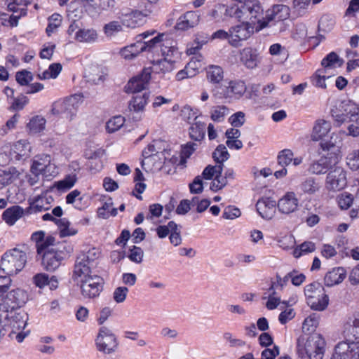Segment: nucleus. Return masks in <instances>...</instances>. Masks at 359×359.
<instances>
[{"mask_svg": "<svg viewBox=\"0 0 359 359\" xmlns=\"http://www.w3.org/2000/svg\"><path fill=\"white\" fill-rule=\"evenodd\" d=\"M27 299V292L17 288L11 290L0 303V327L11 328L8 337L19 343L29 334V332L24 331L28 320L27 314L20 310Z\"/></svg>", "mask_w": 359, "mask_h": 359, "instance_id": "f257e3e1", "label": "nucleus"}, {"mask_svg": "<svg viewBox=\"0 0 359 359\" xmlns=\"http://www.w3.org/2000/svg\"><path fill=\"white\" fill-rule=\"evenodd\" d=\"M264 10L259 0H252L245 4L233 5L226 8L225 15L234 18L238 21H245L255 26L257 24V30L267 27V22L264 21Z\"/></svg>", "mask_w": 359, "mask_h": 359, "instance_id": "f03ea898", "label": "nucleus"}, {"mask_svg": "<svg viewBox=\"0 0 359 359\" xmlns=\"http://www.w3.org/2000/svg\"><path fill=\"white\" fill-rule=\"evenodd\" d=\"M326 341L318 333L309 337L300 336L297 340V351L299 356L309 359H323L325 352Z\"/></svg>", "mask_w": 359, "mask_h": 359, "instance_id": "7ed1b4c3", "label": "nucleus"}, {"mask_svg": "<svg viewBox=\"0 0 359 359\" xmlns=\"http://www.w3.org/2000/svg\"><path fill=\"white\" fill-rule=\"evenodd\" d=\"M141 53L154 52L160 48L162 55H177V48L176 42L166 34H159L157 36L151 38L150 40L137 42Z\"/></svg>", "mask_w": 359, "mask_h": 359, "instance_id": "20e7f679", "label": "nucleus"}, {"mask_svg": "<svg viewBox=\"0 0 359 359\" xmlns=\"http://www.w3.org/2000/svg\"><path fill=\"white\" fill-rule=\"evenodd\" d=\"M27 258L26 248L11 249L1 257V269L8 276L15 275L25 267Z\"/></svg>", "mask_w": 359, "mask_h": 359, "instance_id": "39448f33", "label": "nucleus"}, {"mask_svg": "<svg viewBox=\"0 0 359 359\" xmlns=\"http://www.w3.org/2000/svg\"><path fill=\"white\" fill-rule=\"evenodd\" d=\"M304 294L307 304L314 311H324L329 304V297L319 283L315 282L306 285Z\"/></svg>", "mask_w": 359, "mask_h": 359, "instance_id": "423d86ee", "label": "nucleus"}, {"mask_svg": "<svg viewBox=\"0 0 359 359\" xmlns=\"http://www.w3.org/2000/svg\"><path fill=\"white\" fill-rule=\"evenodd\" d=\"M331 114L337 126H339L348 119L354 121L359 114V108L350 100H337L331 109Z\"/></svg>", "mask_w": 359, "mask_h": 359, "instance_id": "0eeeda50", "label": "nucleus"}, {"mask_svg": "<svg viewBox=\"0 0 359 359\" xmlns=\"http://www.w3.org/2000/svg\"><path fill=\"white\" fill-rule=\"evenodd\" d=\"M98 256V250L93 248L86 252H81L77 257L73 275L75 280L79 283L93 276L91 274L90 262L96 259Z\"/></svg>", "mask_w": 359, "mask_h": 359, "instance_id": "6e6552de", "label": "nucleus"}, {"mask_svg": "<svg viewBox=\"0 0 359 359\" xmlns=\"http://www.w3.org/2000/svg\"><path fill=\"white\" fill-rule=\"evenodd\" d=\"M96 348L100 352L105 354L114 353L118 346L115 334L107 327L100 328L95 339Z\"/></svg>", "mask_w": 359, "mask_h": 359, "instance_id": "1a4fd4ad", "label": "nucleus"}, {"mask_svg": "<svg viewBox=\"0 0 359 359\" xmlns=\"http://www.w3.org/2000/svg\"><path fill=\"white\" fill-rule=\"evenodd\" d=\"M346 184V171L342 167L336 165L327 175L325 188L330 191L335 192L344 189Z\"/></svg>", "mask_w": 359, "mask_h": 359, "instance_id": "9d476101", "label": "nucleus"}, {"mask_svg": "<svg viewBox=\"0 0 359 359\" xmlns=\"http://www.w3.org/2000/svg\"><path fill=\"white\" fill-rule=\"evenodd\" d=\"M330 359H359V341L338 343Z\"/></svg>", "mask_w": 359, "mask_h": 359, "instance_id": "9b49d317", "label": "nucleus"}, {"mask_svg": "<svg viewBox=\"0 0 359 359\" xmlns=\"http://www.w3.org/2000/svg\"><path fill=\"white\" fill-rule=\"evenodd\" d=\"M79 283L81 293L84 298H95L99 296L103 289L104 280L97 275L86 278Z\"/></svg>", "mask_w": 359, "mask_h": 359, "instance_id": "f8f14e48", "label": "nucleus"}, {"mask_svg": "<svg viewBox=\"0 0 359 359\" xmlns=\"http://www.w3.org/2000/svg\"><path fill=\"white\" fill-rule=\"evenodd\" d=\"M76 98L70 97L63 100L55 102L52 106L51 111L55 115H60L72 121L76 116Z\"/></svg>", "mask_w": 359, "mask_h": 359, "instance_id": "ddd939ff", "label": "nucleus"}, {"mask_svg": "<svg viewBox=\"0 0 359 359\" xmlns=\"http://www.w3.org/2000/svg\"><path fill=\"white\" fill-rule=\"evenodd\" d=\"M241 23L230 28V44L237 47L240 42L247 40L254 33L255 26L252 23L241 21Z\"/></svg>", "mask_w": 359, "mask_h": 359, "instance_id": "4468645a", "label": "nucleus"}, {"mask_svg": "<svg viewBox=\"0 0 359 359\" xmlns=\"http://www.w3.org/2000/svg\"><path fill=\"white\" fill-rule=\"evenodd\" d=\"M149 100V93L145 92L141 95H134L130 100L128 109L133 121H139L142 118Z\"/></svg>", "mask_w": 359, "mask_h": 359, "instance_id": "2eb2a0df", "label": "nucleus"}, {"mask_svg": "<svg viewBox=\"0 0 359 359\" xmlns=\"http://www.w3.org/2000/svg\"><path fill=\"white\" fill-rule=\"evenodd\" d=\"M151 79V69L145 68L142 73L133 77L126 85L125 91L127 93H137L146 89Z\"/></svg>", "mask_w": 359, "mask_h": 359, "instance_id": "dca6fc26", "label": "nucleus"}, {"mask_svg": "<svg viewBox=\"0 0 359 359\" xmlns=\"http://www.w3.org/2000/svg\"><path fill=\"white\" fill-rule=\"evenodd\" d=\"M278 211L284 215L295 212L299 208V200L293 191L286 192L278 201Z\"/></svg>", "mask_w": 359, "mask_h": 359, "instance_id": "f3484780", "label": "nucleus"}, {"mask_svg": "<svg viewBox=\"0 0 359 359\" xmlns=\"http://www.w3.org/2000/svg\"><path fill=\"white\" fill-rule=\"evenodd\" d=\"M245 83L242 81H231L229 85L222 89L220 95L215 93L214 95L219 98H224L229 101L238 100L241 97L246 91Z\"/></svg>", "mask_w": 359, "mask_h": 359, "instance_id": "a211bd4d", "label": "nucleus"}, {"mask_svg": "<svg viewBox=\"0 0 359 359\" xmlns=\"http://www.w3.org/2000/svg\"><path fill=\"white\" fill-rule=\"evenodd\" d=\"M55 168V165L50 163V156L43 154L36 156L31 167V172L36 176L39 175L48 176L50 170Z\"/></svg>", "mask_w": 359, "mask_h": 359, "instance_id": "6ab92c4d", "label": "nucleus"}, {"mask_svg": "<svg viewBox=\"0 0 359 359\" xmlns=\"http://www.w3.org/2000/svg\"><path fill=\"white\" fill-rule=\"evenodd\" d=\"M62 252L54 249L48 250L43 254L42 265L48 271H54L62 263Z\"/></svg>", "mask_w": 359, "mask_h": 359, "instance_id": "aec40b11", "label": "nucleus"}, {"mask_svg": "<svg viewBox=\"0 0 359 359\" xmlns=\"http://www.w3.org/2000/svg\"><path fill=\"white\" fill-rule=\"evenodd\" d=\"M290 16V8L285 5H274L271 9L266 11L264 21L267 22V27L271 22H281Z\"/></svg>", "mask_w": 359, "mask_h": 359, "instance_id": "412c9836", "label": "nucleus"}, {"mask_svg": "<svg viewBox=\"0 0 359 359\" xmlns=\"http://www.w3.org/2000/svg\"><path fill=\"white\" fill-rule=\"evenodd\" d=\"M337 163L336 158L322 156L319 160L311 163L309 171L314 175H322L330 171Z\"/></svg>", "mask_w": 359, "mask_h": 359, "instance_id": "4be33fe9", "label": "nucleus"}, {"mask_svg": "<svg viewBox=\"0 0 359 359\" xmlns=\"http://www.w3.org/2000/svg\"><path fill=\"white\" fill-rule=\"evenodd\" d=\"M164 58L163 60H158L153 63L151 67V72L155 73H163L165 74L166 72H171L174 68V63L176 60L180 58V53L177 50V55H163Z\"/></svg>", "mask_w": 359, "mask_h": 359, "instance_id": "5701e85b", "label": "nucleus"}, {"mask_svg": "<svg viewBox=\"0 0 359 359\" xmlns=\"http://www.w3.org/2000/svg\"><path fill=\"white\" fill-rule=\"evenodd\" d=\"M276 201L270 198H264L257 203V210L260 216L265 219H271L276 213Z\"/></svg>", "mask_w": 359, "mask_h": 359, "instance_id": "b1692460", "label": "nucleus"}, {"mask_svg": "<svg viewBox=\"0 0 359 359\" xmlns=\"http://www.w3.org/2000/svg\"><path fill=\"white\" fill-rule=\"evenodd\" d=\"M200 15L195 11H187L180 16L175 25L178 30H187L198 25Z\"/></svg>", "mask_w": 359, "mask_h": 359, "instance_id": "393cba45", "label": "nucleus"}, {"mask_svg": "<svg viewBox=\"0 0 359 359\" xmlns=\"http://www.w3.org/2000/svg\"><path fill=\"white\" fill-rule=\"evenodd\" d=\"M240 60L248 68H255L259 62V56L257 50L245 48L240 51Z\"/></svg>", "mask_w": 359, "mask_h": 359, "instance_id": "a878e982", "label": "nucleus"}, {"mask_svg": "<svg viewBox=\"0 0 359 359\" xmlns=\"http://www.w3.org/2000/svg\"><path fill=\"white\" fill-rule=\"evenodd\" d=\"M346 276V271L343 267H336L328 271L324 278L325 285L332 287L341 283Z\"/></svg>", "mask_w": 359, "mask_h": 359, "instance_id": "bb28decb", "label": "nucleus"}, {"mask_svg": "<svg viewBox=\"0 0 359 359\" xmlns=\"http://www.w3.org/2000/svg\"><path fill=\"white\" fill-rule=\"evenodd\" d=\"M331 124L324 119H318L315 122L311 133V139L313 141L323 140L330 131Z\"/></svg>", "mask_w": 359, "mask_h": 359, "instance_id": "cd10ccee", "label": "nucleus"}, {"mask_svg": "<svg viewBox=\"0 0 359 359\" xmlns=\"http://www.w3.org/2000/svg\"><path fill=\"white\" fill-rule=\"evenodd\" d=\"M73 39L79 43H94L98 39V34L97 30L93 28H81Z\"/></svg>", "mask_w": 359, "mask_h": 359, "instance_id": "c85d7f7f", "label": "nucleus"}, {"mask_svg": "<svg viewBox=\"0 0 359 359\" xmlns=\"http://www.w3.org/2000/svg\"><path fill=\"white\" fill-rule=\"evenodd\" d=\"M23 214L24 210L22 208L13 205L4 210L2 214V219L7 224L13 226L22 217Z\"/></svg>", "mask_w": 359, "mask_h": 359, "instance_id": "c756f323", "label": "nucleus"}, {"mask_svg": "<svg viewBox=\"0 0 359 359\" xmlns=\"http://www.w3.org/2000/svg\"><path fill=\"white\" fill-rule=\"evenodd\" d=\"M302 156L294 157V153L290 149H283L278 155V164L283 167L289 165L291 163L294 166H297L302 163Z\"/></svg>", "mask_w": 359, "mask_h": 359, "instance_id": "7c9ffc66", "label": "nucleus"}, {"mask_svg": "<svg viewBox=\"0 0 359 359\" xmlns=\"http://www.w3.org/2000/svg\"><path fill=\"white\" fill-rule=\"evenodd\" d=\"M52 201V197L46 195L36 196L30 204L31 212L36 213L48 210Z\"/></svg>", "mask_w": 359, "mask_h": 359, "instance_id": "2f4dec72", "label": "nucleus"}, {"mask_svg": "<svg viewBox=\"0 0 359 359\" xmlns=\"http://www.w3.org/2000/svg\"><path fill=\"white\" fill-rule=\"evenodd\" d=\"M325 69H318L311 77V83L316 88L325 89L332 80V76H326Z\"/></svg>", "mask_w": 359, "mask_h": 359, "instance_id": "473e14b6", "label": "nucleus"}, {"mask_svg": "<svg viewBox=\"0 0 359 359\" xmlns=\"http://www.w3.org/2000/svg\"><path fill=\"white\" fill-rule=\"evenodd\" d=\"M230 112V109L225 105H215L210 108V117L214 122L221 123L225 120Z\"/></svg>", "mask_w": 359, "mask_h": 359, "instance_id": "72a5a7b5", "label": "nucleus"}, {"mask_svg": "<svg viewBox=\"0 0 359 359\" xmlns=\"http://www.w3.org/2000/svg\"><path fill=\"white\" fill-rule=\"evenodd\" d=\"M346 337L355 336L359 330V313H354L350 316L344 325Z\"/></svg>", "mask_w": 359, "mask_h": 359, "instance_id": "f704fd0d", "label": "nucleus"}, {"mask_svg": "<svg viewBox=\"0 0 359 359\" xmlns=\"http://www.w3.org/2000/svg\"><path fill=\"white\" fill-rule=\"evenodd\" d=\"M61 237L74 236L78 233L77 229L72 226L70 222L66 218L55 219Z\"/></svg>", "mask_w": 359, "mask_h": 359, "instance_id": "c9c22d12", "label": "nucleus"}, {"mask_svg": "<svg viewBox=\"0 0 359 359\" xmlns=\"http://www.w3.org/2000/svg\"><path fill=\"white\" fill-rule=\"evenodd\" d=\"M161 165L162 161L159 154L146 157L142 161V167L147 172H155L161 168Z\"/></svg>", "mask_w": 359, "mask_h": 359, "instance_id": "e433bc0d", "label": "nucleus"}, {"mask_svg": "<svg viewBox=\"0 0 359 359\" xmlns=\"http://www.w3.org/2000/svg\"><path fill=\"white\" fill-rule=\"evenodd\" d=\"M299 187L304 194L312 195L319 191L320 186L315 178L309 177L302 181Z\"/></svg>", "mask_w": 359, "mask_h": 359, "instance_id": "4c0bfd02", "label": "nucleus"}, {"mask_svg": "<svg viewBox=\"0 0 359 359\" xmlns=\"http://www.w3.org/2000/svg\"><path fill=\"white\" fill-rule=\"evenodd\" d=\"M19 172L15 168L6 170L0 169V184L3 186L11 184L19 177Z\"/></svg>", "mask_w": 359, "mask_h": 359, "instance_id": "58836bf2", "label": "nucleus"}, {"mask_svg": "<svg viewBox=\"0 0 359 359\" xmlns=\"http://www.w3.org/2000/svg\"><path fill=\"white\" fill-rule=\"evenodd\" d=\"M140 53H141V50L140 46H137V42L125 46L119 51L121 57L127 60L135 58Z\"/></svg>", "mask_w": 359, "mask_h": 359, "instance_id": "ea45409f", "label": "nucleus"}, {"mask_svg": "<svg viewBox=\"0 0 359 359\" xmlns=\"http://www.w3.org/2000/svg\"><path fill=\"white\" fill-rule=\"evenodd\" d=\"M78 180L76 174L65 176L62 180L55 182V187L58 191H66L72 189Z\"/></svg>", "mask_w": 359, "mask_h": 359, "instance_id": "a19ab883", "label": "nucleus"}, {"mask_svg": "<svg viewBox=\"0 0 359 359\" xmlns=\"http://www.w3.org/2000/svg\"><path fill=\"white\" fill-rule=\"evenodd\" d=\"M205 134V124L203 122L196 121L189 128V135L192 140L200 141L203 139Z\"/></svg>", "mask_w": 359, "mask_h": 359, "instance_id": "79ce46f5", "label": "nucleus"}, {"mask_svg": "<svg viewBox=\"0 0 359 359\" xmlns=\"http://www.w3.org/2000/svg\"><path fill=\"white\" fill-rule=\"evenodd\" d=\"M77 10L81 11V16L83 11H86L90 15H94L96 13L93 5L91 4V1H81V2L72 3L69 7V12H74L77 11Z\"/></svg>", "mask_w": 359, "mask_h": 359, "instance_id": "37998d69", "label": "nucleus"}, {"mask_svg": "<svg viewBox=\"0 0 359 359\" xmlns=\"http://www.w3.org/2000/svg\"><path fill=\"white\" fill-rule=\"evenodd\" d=\"M112 206V201L109 198L103 203L102 207L97 209V216L102 219H107L110 216H116L117 215V209Z\"/></svg>", "mask_w": 359, "mask_h": 359, "instance_id": "c03bdc74", "label": "nucleus"}, {"mask_svg": "<svg viewBox=\"0 0 359 359\" xmlns=\"http://www.w3.org/2000/svg\"><path fill=\"white\" fill-rule=\"evenodd\" d=\"M224 72L219 66L211 65L207 69V79L212 83H219L223 80Z\"/></svg>", "mask_w": 359, "mask_h": 359, "instance_id": "a18cd8bd", "label": "nucleus"}, {"mask_svg": "<svg viewBox=\"0 0 359 359\" xmlns=\"http://www.w3.org/2000/svg\"><path fill=\"white\" fill-rule=\"evenodd\" d=\"M85 76L88 82L94 84H99L102 82L104 79L101 69L95 66L90 67L89 69L86 72Z\"/></svg>", "mask_w": 359, "mask_h": 359, "instance_id": "49530a36", "label": "nucleus"}, {"mask_svg": "<svg viewBox=\"0 0 359 359\" xmlns=\"http://www.w3.org/2000/svg\"><path fill=\"white\" fill-rule=\"evenodd\" d=\"M316 244L311 241H305L299 245L297 246L293 250V256L299 258L301 256L313 252L316 250Z\"/></svg>", "mask_w": 359, "mask_h": 359, "instance_id": "de8ad7c7", "label": "nucleus"}, {"mask_svg": "<svg viewBox=\"0 0 359 359\" xmlns=\"http://www.w3.org/2000/svg\"><path fill=\"white\" fill-rule=\"evenodd\" d=\"M46 119L41 116H34L28 123L27 128L32 133H38L45 128Z\"/></svg>", "mask_w": 359, "mask_h": 359, "instance_id": "09e8293b", "label": "nucleus"}, {"mask_svg": "<svg viewBox=\"0 0 359 359\" xmlns=\"http://www.w3.org/2000/svg\"><path fill=\"white\" fill-rule=\"evenodd\" d=\"M263 298L268 299L266 306L269 310L276 309L280 303V297L278 295V292L272 290H268Z\"/></svg>", "mask_w": 359, "mask_h": 359, "instance_id": "8fccbe9b", "label": "nucleus"}, {"mask_svg": "<svg viewBox=\"0 0 359 359\" xmlns=\"http://www.w3.org/2000/svg\"><path fill=\"white\" fill-rule=\"evenodd\" d=\"M342 63L343 61L334 52L329 53L321 62V65L325 70L327 68L341 67Z\"/></svg>", "mask_w": 359, "mask_h": 359, "instance_id": "3c124183", "label": "nucleus"}, {"mask_svg": "<svg viewBox=\"0 0 359 359\" xmlns=\"http://www.w3.org/2000/svg\"><path fill=\"white\" fill-rule=\"evenodd\" d=\"M123 29L122 25L118 21H111L103 27V32L107 38L114 37Z\"/></svg>", "mask_w": 359, "mask_h": 359, "instance_id": "603ef678", "label": "nucleus"}, {"mask_svg": "<svg viewBox=\"0 0 359 359\" xmlns=\"http://www.w3.org/2000/svg\"><path fill=\"white\" fill-rule=\"evenodd\" d=\"M201 58V55L196 56L185 66L186 71L189 73V76L194 77L198 74L203 64Z\"/></svg>", "mask_w": 359, "mask_h": 359, "instance_id": "864d4df0", "label": "nucleus"}, {"mask_svg": "<svg viewBox=\"0 0 359 359\" xmlns=\"http://www.w3.org/2000/svg\"><path fill=\"white\" fill-rule=\"evenodd\" d=\"M125 118L122 116H116L110 118L106 123V130L109 133L118 130L124 124Z\"/></svg>", "mask_w": 359, "mask_h": 359, "instance_id": "5fc2aeb1", "label": "nucleus"}, {"mask_svg": "<svg viewBox=\"0 0 359 359\" xmlns=\"http://www.w3.org/2000/svg\"><path fill=\"white\" fill-rule=\"evenodd\" d=\"M319 318V316L316 313H312L303 322V330L306 332H313L318 325Z\"/></svg>", "mask_w": 359, "mask_h": 359, "instance_id": "6e6d98bb", "label": "nucleus"}, {"mask_svg": "<svg viewBox=\"0 0 359 359\" xmlns=\"http://www.w3.org/2000/svg\"><path fill=\"white\" fill-rule=\"evenodd\" d=\"M347 166L352 170L359 169V149L348 152L346 157Z\"/></svg>", "mask_w": 359, "mask_h": 359, "instance_id": "4d7b16f0", "label": "nucleus"}, {"mask_svg": "<svg viewBox=\"0 0 359 359\" xmlns=\"http://www.w3.org/2000/svg\"><path fill=\"white\" fill-rule=\"evenodd\" d=\"M337 201L340 209L347 210L353 204V196L351 194L344 192L338 195Z\"/></svg>", "mask_w": 359, "mask_h": 359, "instance_id": "13d9d810", "label": "nucleus"}, {"mask_svg": "<svg viewBox=\"0 0 359 359\" xmlns=\"http://www.w3.org/2000/svg\"><path fill=\"white\" fill-rule=\"evenodd\" d=\"M212 157L217 163H219V165H222L223 162L229 158V154L224 145L219 144L213 152Z\"/></svg>", "mask_w": 359, "mask_h": 359, "instance_id": "bf43d9fd", "label": "nucleus"}, {"mask_svg": "<svg viewBox=\"0 0 359 359\" xmlns=\"http://www.w3.org/2000/svg\"><path fill=\"white\" fill-rule=\"evenodd\" d=\"M341 144V137L337 133H332L329 141L320 142V147L323 150H330L334 147H339Z\"/></svg>", "mask_w": 359, "mask_h": 359, "instance_id": "052dcab7", "label": "nucleus"}, {"mask_svg": "<svg viewBox=\"0 0 359 359\" xmlns=\"http://www.w3.org/2000/svg\"><path fill=\"white\" fill-rule=\"evenodd\" d=\"M48 20L49 23L46 32L48 36H50L60 26L62 17L57 13H54L49 18Z\"/></svg>", "mask_w": 359, "mask_h": 359, "instance_id": "680f3d73", "label": "nucleus"}, {"mask_svg": "<svg viewBox=\"0 0 359 359\" xmlns=\"http://www.w3.org/2000/svg\"><path fill=\"white\" fill-rule=\"evenodd\" d=\"M223 165H208L202 172V176L205 180H211L213 177L222 174Z\"/></svg>", "mask_w": 359, "mask_h": 359, "instance_id": "e2e57ef3", "label": "nucleus"}, {"mask_svg": "<svg viewBox=\"0 0 359 359\" xmlns=\"http://www.w3.org/2000/svg\"><path fill=\"white\" fill-rule=\"evenodd\" d=\"M55 241V238L52 236H48L45 239L43 238V241L37 245L38 254H44L45 251L54 249L53 245Z\"/></svg>", "mask_w": 359, "mask_h": 359, "instance_id": "0e129e2a", "label": "nucleus"}, {"mask_svg": "<svg viewBox=\"0 0 359 359\" xmlns=\"http://www.w3.org/2000/svg\"><path fill=\"white\" fill-rule=\"evenodd\" d=\"M55 241V238L52 236H48L45 239L43 238V241L37 245L38 254H44L45 251L54 249L53 245Z\"/></svg>", "mask_w": 359, "mask_h": 359, "instance_id": "69168bd1", "label": "nucleus"}, {"mask_svg": "<svg viewBox=\"0 0 359 359\" xmlns=\"http://www.w3.org/2000/svg\"><path fill=\"white\" fill-rule=\"evenodd\" d=\"M29 102V98L25 95H20L15 98L10 109L14 111L22 110Z\"/></svg>", "mask_w": 359, "mask_h": 359, "instance_id": "338daca9", "label": "nucleus"}, {"mask_svg": "<svg viewBox=\"0 0 359 359\" xmlns=\"http://www.w3.org/2000/svg\"><path fill=\"white\" fill-rule=\"evenodd\" d=\"M143 255V250L140 247L133 245V248L130 249V253L128 257L130 261L135 263H140L142 261Z\"/></svg>", "mask_w": 359, "mask_h": 359, "instance_id": "774afa93", "label": "nucleus"}]
</instances>
